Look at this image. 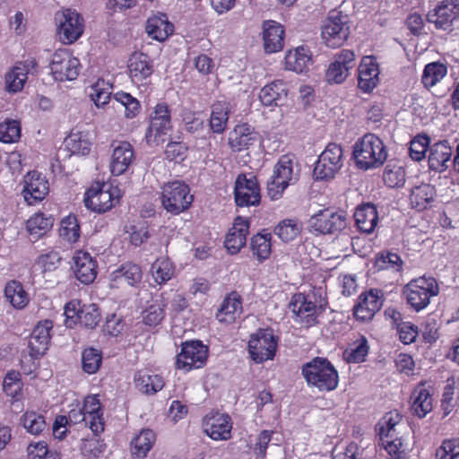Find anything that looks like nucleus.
I'll list each match as a JSON object with an SVG mask.
<instances>
[{"instance_id":"1","label":"nucleus","mask_w":459,"mask_h":459,"mask_svg":"<svg viewBox=\"0 0 459 459\" xmlns=\"http://www.w3.org/2000/svg\"><path fill=\"white\" fill-rule=\"evenodd\" d=\"M352 155L356 166L368 170L383 165L387 158V152L379 137L367 134L355 143Z\"/></svg>"},{"instance_id":"2","label":"nucleus","mask_w":459,"mask_h":459,"mask_svg":"<svg viewBox=\"0 0 459 459\" xmlns=\"http://www.w3.org/2000/svg\"><path fill=\"white\" fill-rule=\"evenodd\" d=\"M302 375L309 386L320 392L334 390L338 385L339 377L331 362L325 358L316 357L302 367Z\"/></svg>"},{"instance_id":"3","label":"nucleus","mask_w":459,"mask_h":459,"mask_svg":"<svg viewBox=\"0 0 459 459\" xmlns=\"http://www.w3.org/2000/svg\"><path fill=\"white\" fill-rule=\"evenodd\" d=\"M439 292L437 281L432 277H420L411 280L403 290L407 303L415 310L420 311L430 302V299Z\"/></svg>"},{"instance_id":"4","label":"nucleus","mask_w":459,"mask_h":459,"mask_svg":"<svg viewBox=\"0 0 459 459\" xmlns=\"http://www.w3.org/2000/svg\"><path fill=\"white\" fill-rule=\"evenodd\" d=\"M194 196L189 186L182 181L168 182L161 187V204L163 208L171 214H179L192 204Z\"/></svg>"},{"instance_id":"5","label":"nucleus","mask_w":459,"mask_h":459,"mask_svg":"<svg viewBox=\"0 0 459 459\" xmlns=\"http://www.w3.org/2000/svg\"><path fill=\"white\" fill-rule=\"evenodd\" d=\"M343 166V152L340 144L330 143L319 155L313 171L316 180L333 178Z\"/></svg>"},{"instance_id":"6","label":"nucleus","mask_w":459,"mask_h":459,"mask_svg":"<svg viewBox=\"0 0 459 459\" xmlns=\"http://www.w3.org/2000/svg\"><path fill=\"white\" fill-rule=\"evenodd\" d=\"M278 347V337L271 328H260L250 335L248 352L257 364L274 358Z\"/></svg>"},{"instance_id":"7","label":"nucleus","mask_w":459,"mask_h":459,"mask_svg":"<svg viewBox=\"0 0 459 459\" xmlns=\"http://www.w3.org/2000/svg\"><path fill=\"white\" fill-rule=\"evenodd\" d=\"M348 16L338 11L329 13L322 26V39L330 48L341 47L348 39L350 27Z\"/></svg>"},{"instance_id":"8","label":"nucleus","mask_w":459,"mask_h":459,"mask_svg":"<svg viewBox=\"0 0 459 459\" xmlns=\"http://www.w3.org/2000/svg\"><path fill=\"white\" fill-rule=\"evenodd\" d=\"M298 179L293 170V162L289 156H282L274 166L273 175L267 182V193L272 200L279 199L287 186Z\"/></svg>"},{"instance_id":"9","label":"nucleus","mask_w":459,"mask_h":459,"mask_svg":"<svg viewBox=\"0 0 459 459\" xmlns=\"http://www.w3.org/2000/svg\"><path fill=\"white\" fill-rule=\"evenodd\" d=\"M120 191L109 184H97L85 193V206L96 212H105L111 209L120 197Z\"/></svg>"},{"instance_id":"10","label":"nucleus","mask_w":459,"mask_h":459,"mask_svg":"<svg viewBox=\"0 0 459 459\" xmlns=\"http://www.w3.org/2000/svg\"><path fill=\"white\" fill-rule=\"evenodd\" d=\"M314 299V296L297 293L292 296L289 304V308L294 315V320L307 328L318 323L317 316L320 314L321 306H317Z\"/></svg>"},{"instance_id":"11","label":"nucleus","mask_w":459,"mask_h":459,"mask_svg":"<svg viewBox=\"0 0 459 459\" xmlns=\"http://www.w3.org/2000/svg\"><path fill=\"white\" fill-rule=\"evenodd\" d=\"M208 348L200 341L186 342L182 344L181 351L177 356V368L188 372L194 368H203L207 360Z\"/></svg>"},{"instance_id":"12","label":"nucleus","mask_w":459,"mask_h":459,"mask_svg":"<svg viewBox=\"0 0 459 459\" xmlns=\"http://www.w3.org/2000/svg\"><path fill=\"white\" fill-rule=\"evenodd\" d=\"M50 70L56 81H73L79 74L80 61L67 49H58L52 56Z\"/></svg>"},{"instance_id":"13","label":"nucleus","mask_w":459,"mask_h":459,"mask_svg":"<svg viewBox=\"0 0 459 459\" xmlns=\"http://www.w3.org/2000/svg\"><path fill=\"white\" fill-rule=\"evenodd\" d=\"M459 19V1L442 0L427 13V21L437 30H451L454 22Z\"/></svg>"},{"instance_id":"14","label":"nucleus","mask_w":459,"mask_h":459,"mask_svg":"<svg viewBox=\"0 0 459 459\" xmlns=\"http://www.w3.org/2000/svg\"><path fill=\"white\" fill-rule=\"evenodd\" d=\"M57 33L64 43L74 42L83 31L82 18L71 9H65L56 14Z\"/></svg>"},{"instance_id":"15","label":"nucleus","mask_w":459,"mask_h":459,"mask_svg":"<svg viewBox=\"0 0 459 459\" xmlns=\"http://www.w3.org/2000/svg\"><path fill=\"white\" fill-rule=\"evenodd\" d=\"M170 111L166 104H158L151 116V122L146 133V140L149 143L158 145L164 142L171 130Z\"/></svg>"},{"instance_id":"16","label":"nucleus","mask_w":459,"mask_h":459,"mask_svg":"<svg viewBox=\"0 0 459 459\" xmlns=\"http://www.w3.org/2000/svg\"><path fill=\"white\" fill-rule=\"evenodd\" d=\"M356 65L355 54L350 49H342L336 53L333 61L326 70L325 77L330 83H342Z\"/></svg>"},{"instance_id":"17","label":"nucleus","mask_w":459,"mask_h":459,"mask_svg":"<svg viewBox=\"0 0 459 459\" xmlns=\"http://www.w3.org/2000/svg\"><path fill=\"white\" fill-rule=\"evenodd\" d=\"M235 202L238 206L256 205L260 202V188L255 177L238 176L234 188Z\"/></svg>"},{"instance_id":"18","label":"nucleus","mask_w":459,"mask_h":459,"mask_svg":"<svg viewBox=\"0 0 459 459\" xmlns=\"http://www.w3.org/2000/svg\"><path fill=\"white\" fill-rule=\"evenodd\" d=\"M203 428L213 440H228L231 437L232 421L226 413L210 411L204 418Z\"/></svg>"},{"instance_id":"19","label":"nucleus","mask_w":459,"mask_h":459,"mask_svg":"<svg viewBox=\"0 0 459 459\" xmlns=\"http://www.w3.org/2000/svg\"><path fill=\"white\" fill-rule=\"evenodd\" d=\"M346 214L339 211L334 212L329 209L320 211L311 218L312 226L315 230L322 234H334L346 228Z\"/></svg>"},{"instance_id":"20","label":"nucleus","mask_w":459,"mask_h":459,"mask_svg":"<svg viewBox=\"0 0 459 459\" xmlns=\"http://www.w3.org/2000/svg\"><path fill=\"white\" fill-rule=\"evenodd\" d=\"M49 191L48 181L37 171H30L24 177V198L30 204L41 201Z\"/></svg>"},{"instance_id":"21","label":"nucleus","mask_w":459,"mask_h":459,"mask_svg":"<svg viewBox=\"0 0 459 459\" xmlns=\"http://www.w3.org/2000/svg\"><path fill=\"white\" fill-rule=\"evenodd\" d=\"M53 324L49 320L39 322L33 329L29 340L30 355L38 359L45 354L50 342Z\"/></svg>"},{"instance_id":"22","label":"nucleus","mask_w":459,"mask_h":459,"mask_svg":"<svg viewBox=\"0 0 459 459\" xmlns=\"http://www.w3.org/2000/svg\"><path fill=\"white\" fill-rule=\"evenodd\" d=\"M381 291L371 290L359 297V302L354 307V316L361 321H368L373 318L374 315L381 308Z\"/></svg>"},{"instance_id":"23","label":"nucleus","mask_w":459,"mask_h":459,"mask_svg":"<svg viewBox=\"0 0 459 459\" xmlns=\"http://www.w3.org/2000/svg\"><path fill=\"white\" fill-rule=\"evenodd\" d=\"M134 160V152L133 146L128 142H119L114 145L110 170L115 176H120L125 173Z\"/></svg>"},{"instance_id":"24","label":"nucleus","mask_w":459,"mask_h":459,"mask_svg":"<svg viewBox=\"0 0 459 459\" xmlns=\"http://www.w3.org/2000/svg\"><path fill=\"white\" fill-rule=\"evenodd\" d=\"M73 269L77 280L83 284L91 283L97 276V263L87 252H76Z\"/></svg>"},{"instance_id":"25","label":"nucleus","mask_w":459,"mask_h":459,"mask_svg":"<svg viewBox=\"0 0 459 459\" xmlns=\"http://www.w3.org/2000/svg\"><path fill=\"white\" fill-rule=\"evenodd\" d=\"M248 230L249 221L242 217H237L225 238V247L230 254H237L245 247Z\"/></svg>"},{"instance_id":"26","label":"nucleus","mask_w":459,"mask_h":459,"mask_svg":"<svg viewBox=\"0 0 459 459\" xmlns=\"http://www.w3.org/2000/svg\"><path fill=\"white\" fill-rule=\"evenodd\" d=\"M100 403L97 395L88 396L84 400L82 409L83 417L82 421L91 429L93 434L99 435L104 430L102 413L100 412Z\"/></svg>"},{"instance_id":"27","label":"nucleus","mask_w":459,"mask_h":459,"mask_svg":"<svg viewBox=\"0 0 459 459\" xmlns=\"http://www.w3.org/2000/svg\"><path fill=\"white\" fill-rule=\"evenodd\" d=\"M263 41L266 53L271 54L281 51L284 46L283 27L274 21L264 22Z\"/></svg>"},{"instance_id":"28","label":"nucleus","mask_w":459,"mask_h":459,"mask_svg":"<svg viewBox=\"0 0 459 459\" xmlns=\"http://www.w3.org/2000/svg\"><path fill=\"white\" fill-rule=\"evenodd\" d=\"M379 69L371 56H365L359 66L358 87L364 92L372 91L378 83Z\"/></svg>"},{"instance_id":"29","label":"nucleus","mask_w":459,"mask_h":459,"mask_svg":"<svg viewBox=\"0 0 459 459\" xmlns=\"http://www.w3.org/2000/svg\"><path fill=\"white\" fill-rule=\"evenodd\" d=\"M128 72L134 83H142L148 79L152 72L153 65L151 58L143 53H134L128 60Z\"/></svg>"},{"instance_id":"30","label":"nucleus","mask_w":459,"mask_h":459,"mask_svg":"<svg viewBox=\"0 0 459 459\" xmlns=\"http://www.w3.org/2000/svg\"><path fill=\"white\" fill-rule=\"evenodd\" d=\"M453 151L448 141H440L429 148V167L431 170L445 171L451 163Z\"/></svg>"},{"instance_id":"31","label":"nucleus","mask_w":459,"mask_h":459,"mask_svg":"<svg viewBox=\"0 0 459 459\" xmlns=\"http://www.w3.org/2000/svg\"><path fill=\"white\" fill-rule=\"evenodd\" d=\"M312 64V54L310 50L304 46L297 47L287 52L285 56L286 69L302 74L308 70Z\"/></svg>"},{"instance_id":"32","label":"nucleus","mask_w":459,"mask_h":459,"mask_svg":"<svg viewBox=\"0 0 459 459\" xmlns=\"http://www.w3.org/2000/svg\"><path fill=\"white\" fill-rule=\"evenodd\" d=\"M145 30L152 39L164 41L173 33L174 26L165 13H157L148 18Z\"/></svg>"},{"instance_id":"33","label":"nucleus","mask_w":459,"mask_h":459,"mask_svg":"<svg viewBox=\"0 0 459 459\" xmlns=\"http://www.w3.org/2000/svg\"><path fill=\"white\" fill-rule=\"evenodd\" d=\"M257 134L250 126L238 125L230 133L229 144L233 152H240L253 145Z\"/></svg>"},{"instance_id":"34","label":"nucleus","mask_w":459,"mask_h":459,"mask_svg":"<svg viewBox=\"0 0 459 459\" xmlns=\"http://www.w3.org/2000/svg\"><path fill=\"white\" fill-rule=\"evenodd\" d=\"M241 312L240 298L236 292H232L222 301L216 313V318L220 323L230 325L236 321Z\"/></svg>"},{"instance_id":"35","label":"nucleus","mask_w":459,"mask_h":459,"mask_svg":"<svg viewBox=\"0 0 459 459\" xmlns=\"http://www.w3.org/2000/svg\"><path fill=\"white\" fill-rule=\"evenodd\" d=\"M288 89L281 81H274L263 87L259 92V99L264 106H280L287 99Z\"/></svg>"},{"instance_id":"36","label":"nucleus","mask_w":459,"mask_h":459,"mask_svg":"<svg viewBox=\"0 0 459 459\" xmlns=\"http://www.w3.org/2000/svg\"><path fill=\"white\" fill-rule=\"evenodd\" d=\"M354 220L360 231L368 234L373 232L378 222L376 206L371 204L359 206L354 212Z\"/></svg>"},{"instance_id":"37","label":"nucleus","mask_w":459,"mask_h":459,"mask_svg":"<svg viewBox=\"0 0 459 459\" xmlns=\"http://www.w3.org/2000/svg\"><path fill=\"white\" fill-rule=\"evenodd\" d=\"M411 410L419 418H424L432 410V396L424 385L417 386L411 395Z\"/></svg>"},{"instance_id":"38","label":"nucleus","mask_w":459,"mask_h":459,"mask_svg":"<svg viewBox=\"0 0 459 459\" xmlns=\"http://www.w3.org/2000/svg\"><path fill=\"white\" fill-rule=\"evenodd\" d=\"M54 220L43 213H35L26 222V229L32 242L45 236L53 227Z\"/></svg>"},{"instance_id":"39","label":"nucleus","mask_w":459,"mask_h":459,"mask_svg":"<svg viewBox=\"0 0 459 459\" xmlns=\"http://www.w3.org/2000/svg\"><path fill=\"white\" fill-rule=\"evenodd\" d=\"M136 387L146 394H154L164 386L162 377L156 374H151L146 370H140L134 375Z\"/></svg>"},{"instance_id":"40","label":"nucleus","mask_w":459,"mask_h":459,"mask_svg":"<svg viewBox=\"0 0 459 459\" xmlns=\"http://www.w3.org/2000/svg\"><path fill=\"white\" fill-rule=\"evenodd\" d=\"M436 189L429 184H421L414 186L411 191L410 200L413 208L423 211L433 202Z\"/></svg>"},{"instance_id":"41","label":"nucleus","mask_w":459,"mask_h":459,"mask_svg":"<svg viewBox=\"0 0 459 459\" xmlns=\"http://www.w3.org/2000/svg\"><path fill=\"white\" fill-rule=\"evenodd\" d=\"M156 437L152 430H142L131 442L132 455L134 459H143L152 449Z\"/></svg>"},{"instance_id":"42","label":"nucleus","mask_w":459,"mask_h":459,"mask_svg":"<svg viewBox=\"0 0 459 459\" xmlns=\"http://www.w3.org/2000/svg\"><path fill=\"white\" fill-rule=\"evenodd\" d=\"M4 296L11 305L17 309L25 307L29 302L28 293L22 283L16 281H12L6 284Z\"/></svg>"},{"instance_id":"43","label":"nucleus","mask_w":459,"mask_h":459,"mask_svg":"<svg viewBox=\"0 0 459 459\" xmlns=\"http://www.w3.org/2000/svg\"><path fill=\"white\" fill-rule=\"evenodd\" d=\"M229 104L218 101L212 106L210 126L214 133L221 134L227 126L229 119Z\"/></svg>"},{"instance_id":"44","label":"nucleus","mask_w":459,"mask_h":459,"mask_svg":"<svg viewBox=\"0 0 459 459\" xmlns=\"http://www.w3.org/2000/svg\"><path fill=\"white\" fill-rule=\"evenodd\" d=\"M151 272L154 281L163 284L174 276L175 268L169 259L160 257L152 264Z\"/></svg>"},{"instance_id":"45","label":"nucleus","mask_w":459,"mask_h":459,"mask_svg":"<svg viewBox=\"0 0 459 459\" xmlns=\"http://www.w3.org/2000/svg\"><path fill=\"white\" fill-rule=\"evenodd\" d=\"M446 74L447 68L442 63H429L424 68L421 82L426 88H430L439 82Z\"/></svg>"},{"instance_id":"46","label":"nucleus","mask_w":459,"mask_h":459,"mask_svg":"<svg viewBox=\"0 0 459 459\" xmlns=\"http://www.w3.org/2000/svg\"><path fill=\"white\" fill-rule=\"evenodd\" d=\"M65 146L73 155H87L91 143L81 132H72L65 139Z\"/></svg>"},{"instance_id":"47","label":"nucleus","mask_w":459,"mask_h":459,"mask_svg":"<svg viewBox=\"0 0 459 459\" xmlns=\"http://www.w3.org/2000/svg\"><path fill=\"white\" fill-rule=\"evenodd\" d=\"M114 275L116 280L124 281L130 286H134L141 282L143 272L138 264L127 263L117 270Z\"/></svg>"},{"instance_id":"48","label":"nucleus","mask_w":459,"mask_h":459,"mask_svg":"<svg viewBox=\"0 0 459 459\" xmlns=\"http://www.w3.org/2000/svg\"><path fill=\"white\" fill-rule=\"evenodd\" d=\"M271 234H256L251 238L253 255L262 262L271 255Z\"/></svg>"},{"instance_id":"49","label":"nucleus","mask_w":459,"mask_h":459,"mask_svg":"<svg viewBox=\"0 0 459 459\" xmlns=\"http://www.w3.org/2000/svg\"><path fill=\"white\" fill-rule=\"evenodd\" d=\"M111 87L104 80H98L91 85L89 97L97 108H104L110 100Z\"/></svg>"},{"instance_id":"50","label":"nucleus","mask_w":459,"mask_h":459,"mask_svg":"<svg viewBox=\"0 0 459 459\" xmlns=\"http://www.w3.org/2000/svg\"><path fill=\"white\" fill-rule=\"evenodd\" d=\"M102 363V354L97 349L92 347L86 348L82 352V370L87 374L96 373Z\"/></svg>"},{"instance_id":"51","label":"nucleus","mask_w":459,"mask_h":459,"mask_svg":"<svg viewBox=\"0 0 459 459\" xmlns=\"http://www.w3.org/2000/svg\"><path fill=\"white\" fill-rule=\"evenodd\" d=\"M301 231V224L297 220L281 221L274 229V233L284 242L293 240Z\"/></svg>"},{"instance_id":"52","label":"nucleus","mask_w":459,"mask_h":459,"mask_svg":"<svg viewBox=\"0 0 459 459\" xmlns=\"http://www.w3.org/2000/svg\"><path fill=\"white\" fill-rule=\"evenodd\" d=\"M21 423L32 435H39L47 426L45 418L35 411H26L21 417Z\"/></svg>"},{"instance_id":"53","label":"nucleus","mask_w":459,"mask_h":459,"mask_svg":"<svg viewBox=\"0 0 459 459\" xmlns=\"http://www.w3.org/2000/svg\"><path fill=\"white\" fill-rule=\"evenodd\" d=\"M60 236L70 243H75L80 238V225L74 215H68L61 221Z\"/></svg>"},{"instance_id":"54","label":"nucleus","mask_w":459,"mask_h":459,"mask_svg":"<svg viewBox=\"0 0 459 459\" xmlns=\"http://www.w3.org/2000/svg\"><path fill=\"white\" fill-rule=\"evenodd\" d=\"M368 353V342L365 337H361L354 342L353 347L344 351L343 358L349 363H360L365 360Z\"/></svg>"},{"instance_id":"55","label":"nucleus","mask_w":459,"mask_h":459,"mask_svg":"<svg viewBox=\"0 0 459 459\" xmlns=\"http://www.w3.org/2000/svg\"><path fill=\"white\" fill-rule=\"evenodd\" d=\"M383 179L388 187H400L405 182V170L401 166L387 165L383 174Z\"/></svg>"},{"instance_id":"56","label":"nucleus","mask_w":459,"mask_h":459,"mask_svg":"<svg viewBox=\"0 0 459 459\" xmlns=\"http://www.w3.org/2000/svg\"><path fill=\"white\" fill-rule=\"evenodd\" d=\"M21 137V126L17 120H6L0 123V141L11 143L18 141Z\"/></svg>"},{"instance_id":"57","label":"nucleus","mask_w":459,"mask_h":459,"mask_svg":"<svg viewBox=\"0 0 459 459\" xmlns=\"http://www.w3.org/2000/svg\"><path fill=\"white\" fill-rule=\"evenodd\" d=\"M97 436L94 434V437L84 438L82 441V453L89 459L98 458L106 449V445Z\"/></svg>"},{"instance_id":"58","label":"nucleus","mask_w":459,"mask_h":459,"mask_svg":"<svg viewBox=\"0 0 459 459\" xmlns=\"http://www.w3.org/2000/svg\"><path fill=\"white\" fill-rule=\"evenodd\" d=\"M78 319L82 325L87 328H95L100 321V313L98 307L94 305L83 306L80 308Z\"/></svg>"},{"instance_id":"59","label":"nucleus","mask_w":459,"mask_h":459,"mask_svg":"<svg viewBox=\"0 0 459 459\" xmlns=\"http://www.w3.org/2000/svg\"><path fill=\"white\" fill-rule=\"evenodd\" d=\"M114 99L117 103L124 107L126 117L133 118L139 113V101L129 93L117 92L115 94Z\"/></svg>"},{"instance_id":"60","label":"nucleus","mask_w":459,"mask_h":459,"mask_svg":"<svg viewBox=\"0 0 459 459\" xmlns=\"http://www.w3.org/2000/svg\"><path fill=\"white\" fill-rule=\"evenodd\" d=\"M401 257L394 253H381L377 256L375 265L378 270H393L399 272L402 268Z\"/></svg>"},{"instance_id":"61","label":"nucleus","mask_w":459,"mask_h":459,"mask_svg":"<svg viewBox=\"0 0 459 459\" xmlns=\"http://www.w3.org/2000/svg\"><path fill=\"white\" fill-rule=\"evenodd\" d=\"M27 76L21 74L15 67L5 75V88L9 92H18L24 87Z\"/></svg>"},{"instance_id":"62","label":"nucleus","mask_w":459,"mask_h":459,"mask_svg":"<svg viewBox=\"0 0 459 459\" xmlns=\"http://www.w3.org/2000/svg\"><path fill=\"white\" fill-rule=\"evenodd\" d=\"M429 143L427 136H418L411 141L409 154L410 157L416 161H420L425 158L426 151Z\"/></svg>"},{"instance_id":"63","label":"nucleus","mask_w":459,"mask_h":459,"mask_svg":"<svg viewBox=\"0 0 459 459\" xmlns=\"http://www.w3.org/2000/svg\"><path fill=\"white\" fill-rule=\"evenodd\" d=\"M437 459H458L459 438L444 441L436 452Z\"/></svg>"},{"instance_id":"64","label":"nucleus","mask_w":459,"mask_h":459,"mask_svg":"<svg viewBox=\"0 0 459 459\" xmlns=\"http://www.w3.org/2000/svg\"><path fill=\"white\" fill-rule=\"evenodd\" d=\"M167 304H153L144 312L143 321L148 325H157L164 317V308Z\"/></svg>"}]
</instances>
